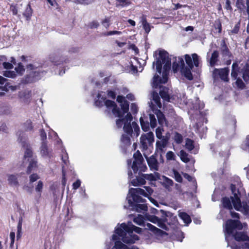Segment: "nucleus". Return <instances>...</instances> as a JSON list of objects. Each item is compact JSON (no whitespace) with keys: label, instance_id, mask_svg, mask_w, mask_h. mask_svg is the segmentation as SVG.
Instances as JSON below:
<instances>
[{"label":"nucleus","instance_id":"nucleus-1","mask_svg":"<svg viewBox=\"0 0 249 249\" xmlns=\"http://www.w3.org/2000/svg\"><path fill=\"white\" fill-rule=\"evenodd\" d=\"M126 225L123 223L120 225V228L115 229V233L122 237L123 242L126 244H133L135 241L139 240V237L136 234H132V224Z\"/></svg>","mask_w":249,"mask_h":249},{"label":"nucleus","instance_id":"nucleus-2","mask_svg":"<svg viewBox=\"0 0 249 249\" xmlns=\"http://www.w3.org/2000/svg\"><path fill=\"white\" fill-rule=\"evenodd\" d=\"M159 57L157 58L156 62L153 63V67L156 65L157 71L161 74L162 71V64H164L163 68V72L164 73H169L171 69V58L169 57V53L166 51L163 50L159 51Z\"/></svg>","mask_w":249,"mask_h":249},{"label":"nucleus","instance_id":"nucleus-3","mask_svg":"<svg viewBox=\"0 0 249 249\" xmlns=\"http://www.w3.org/2000/svg\"><path fill=\"white\" fill-rule=\"evenodd\" d=\"M143 188L145 190L140 188H131L129 189V194H130L131 197L134 202H143L145 201L140 195L149 198L150 196L153 194V190L150 186H144Z\"/></svg>","mask_w":249,"mask_h":249},{"label":"nucleus","instance_id":"nucleus-4","mask_svg":"<svg viewBox=\"0 0 249 249\" xmlns=\"http://www.w3.org/2000/svg\"><path fill=\"white\" fill-rule=\"evenodd\" d=\"M243 225L239 220L228 219L224 226V231L226 235L232 236L235 232V231L242 230Z\"/></svg>","mask_w":249,"mask_h":249},{"label":"nucleus","instance_id":"nucleus-5","mask_svg":"<svg viewBox=\"0 0 249 249\" xmlns=\"http://www.w3.org/2000/svg\"><path fill=\"white\" fill-rule=\"evenodd\" d=\"M133 157L134 160L133 162L131 168L134 173L136 174L138 171H139V173L146 171L147 169V167L143 163V157L139 150L134 154Z\"/></svg>","mask_w":249,"mask_h":249},{"label":"nucleus","instance_id":"nucleus-6","mask_svg":"<svg viewBox=\"0 0 249 249\" xmlns=\"http://www.w3.org/2000/svg\"><path fill=\"white\" fill-rule=\"evenodd\" d=\"M97 97L99 99H101L104 102V105L107 108H112V112L115 117H117L118 118L122 117V111L114 101L106 99V97L101 96V95L100 93L98 94Z\"/></svg>","mask_w":249,"mask_h":249},{"label":"nucleus","instance_id":"nucleus-7","mask_svg":"<svg viewBox=\"0 0 249 249\" xmlns=\"http://www.w3.org/2000/svg\"><path fill=\"white\" fill-rule=\"evenodd\" d=\"M17 135L18 136V141L21 143L22 147L26 149L24 158H31L33 156V151L29 143L26 142V138L24 136L23 132L22 131H18Z\"/></svg>","mask_w":249,"mask_h":249},{"label":"nucleus","instance_id":"nucleus-8","mask_svg":"<svg viewBox=\"0 0 249 249\" xmlns=\"http://www.w3.org/2000/svg\"><path fill=\"white\" fill-rule=\"evenodd\" d=\"M154 142V136L153 132H149L142 135L140 138L141 147L143 150H146L148 146H150Z\"/></svg>","mask_w":249,"mask_h":249},{"label":"nucleus","instance_id":"nucleus-9","mask_svg":"<svg viewBox=\"0 0 249 249\" xmlns=\"http://www.w3.org/2000/svg\"><path fill=\"white\" fill-rule=\"evenodd\" d=\"M229 72L230 69L228 67L220 69L215 68L213 71V75L214 78L219 77L222 81L228 82L229 81Z\"/></svg>","mask_w":249,"mask_h":249},{"label":"nucleus","instance_id":"nucleus-10","mask_svg":"<svg viewBox=\"0 0 249 249\" xmlns=\"http://www.w3.org/2000/svg\"><path fill=\"white\" fill-rule=\"evenodd\" d=\"M158 154L155 153L150 157H145L147 164L151 170L155 171L159 170V162L158 161Z\"/></svg>","mask_w":249,"mask_h":249},{"label":"nucleus","instance_id":"nucleus-11","mask_svg":"<svg viewBox=\"0 0 249 249\" xmlns=\"http://www.w3.org/2000/svg\"><path fill=\"white\" fill-rule=\"evenodd\" d=\"M117 101L119 103H120L123 117L124 114L128 112L129 106V103L125 100V97L123 95H118L117 97Z\"/></svg>","mask_w":249,"mask_h":249},{"label":"nucleus","instance_id":"nucleus-12","mask_svg":"<svg viewBox=\"0 0 249 249\" xmlns=\"http://www.w3.org/2000/svg\"><path fill=\"white\" fill-rule=\"evenodd\" d=\"M128 202L130 206L136 212L141 213L142 211H147L148 207L146 204H139L132 201L131 199L128 200Z\"/></svg>","mask_w":249,"mask_h":249},{"label":"nucleus","instance_id":"nucleus-13","mask_svg":"<svg viewBox=\"0 0 249 249\" xmlns=\"http://www.w3.org/2000/svg\"><path fill=\"white\" fill-rule=\"evenodd\" d=\"M241 65L242 68L241 72L242 73V78L247 83H249V56L246 61L245 65H243V64H242Z\"/></svg>","mask_w":249,"mask_h":249},{"label":"nucleus","instance_id":"nucleus-14","mask_svg":"<svg viewBox=\"0 0 249 249\" xmlns=\"http://www.w3.org/2000/svg\"><path fill=\"white\" fill-rule=\"evenodd\" d=\"M232 236L237 242H249V236L248 235L247 233L244 231H236L234 234Z\"/></svg>","mask_w":249,"mask_h":249},{"label":"nucleus","instance_id":"nucleus-15","mask_svg":"<svg viewBox=\"0 0 249 249\" xmlns=\"http://www.w3.org/2000/svg\"><path fill=\"white\" fill-rule=\"evenodd\" d=\"M145 226L146 227V229L151 231L156 235L162 236L164 235L167 234V233L165 231L157 228L150 223H147L145 225Z\"/></svg>","mask_w":249,"mask_h":249},{"label":"nucleus","instance_id":"nucleus-16","mask_svg":"<svg viewBox=\"0 0 249 249\" xmlns=\"http://www.w3.org/2000/svg\"><path fill=\"white\" fill-rule=\"evenodd\" d=\"M139 176H137L136 178H134L131 180V184L133 186H137L142 185H144L146 183L144 178L142 176V172H140L139 171L137 172Z\"/></svg>","mask_w":249,"mask_h":249},{"label":"nucleus","instance_id":"nucleus-17","mask_svg":"<svg viewBox=\"0 0 249 249\" xmlns=\"http://www.w3.org/2000/svg\"><path fill=\"white\" fill-rule=\"evenodd\" d=\"M159 94L161 98L165 101L170 102V97L168 93L169 89L165 86H160Z\"/></svg>","mask_w":249,"mask_h":249},{"label":"nucleus","instance_id":"nucleus-18","mask_svg":"<svg viewBox=\"0 0 249 249\" xmlns=\"http://www.w3.org/2000/svg\"><path fill=\"white\" fill-rule=\"evenodd\" d=\"M232 203L234 209L237 211H239L242 207L241 201L239 196L238 194H234L233 196H231Z\"/></svg>","mask_w":249,"mask_h":249},{"label":"nucleus","instance_id":"nucleus-19","mask_svg":"<svg viewBox=\"0 0 249 249\" xmlns=\"http://www.w3.org/2000/svg\"><path fill=\"white\" fill-rule=\"evenodd\" d=\"M221 51L223 56H227L231 58L232 56V53L230 52L224 40H222L221 43Z\"/></svg>","mask_w":249,"mask_h":249},{"label":"nucleus","instance_id":"nucleus-20","mask_svg":"<svg viewBox=\"0 0 249 249\" xmlns=\"http://www.w3.org/2000/svg\"><path fill=\"white\" fill-rule=\"evenodd\" d=\"M40 153L43 157H51L46 142H42L40 147Z\"/></svg>","mask_w":249,"mask_h":249},{"label":"nucleus","instance_id":"nucleus-21","mask_svg":"<svg viewBox=\"0 0 249 249\" xmlns=\"http://www.w3.org/2000/svg\"><path fill=\"white\" fill-rule=\"evenodd\" d=\"M219 57V53L217 50H215L212 54L211 57L209 60L210 65L211 67L214 66L217 62Z\"/></svg>","mask_w":249,"mask_h":249},{"label":"nucleus","instance_id":"nucleus-22","mask_svg":"<svg viewBox=\"0 0 249 249\" xmlns=\"http://www.w3.org/2000/svg\"><path fill=\"white\" fill-rule=\"evenodd\" d=\"M33 14V10L30 3L26 5L24 12L23 13V16L26 18L27 20L31 19Z\"/></svg>","mask_w":249,"mask_h":249},{"label":"nucleus","instance_id":"nucleus-23","mask_svg":"<svg viewBox=\"0 0 249 249\" xmlns=\"http://www.w3.org/2000/svg\"><path fill=\"white\" fill-rule=\"evenodd\" d=\"M192 69H193L186 67L182 68L181 70H180V71L187 79L189 80H192L193 79V76L191 71V70Z\"/></svg>","mask_w":249,"mask_h":249},{"label":"nucleus","instance_id":"nucleus-24","mask_svg":"<svg viewBox=\"0 0 249 249\" xmlns=\"http://www.w3.org/2000/svg\"><path fill=\"white\" fill-rule=\"evenodd\" d=\"M221 201L223 207L224 208L229 210H231L232 209L231 201L229 197L227 196L223 197L222 198Z\"/></svg>","mask_w":249,"mask_h":249},{"label":"nucleus","instance_id":"nucleus-25","mask_svg":"<svg viewBox=\"0 0 249 249\" xmlns=\"http://www.w3.org/2000/svg\"><path fill=\"white\" fill-rule=\"evenodd\" d=\"M179 216L187 225H188L192 222L191 217L185 212L180 213Z\"/></svg>","mask_w":249,"mask_h":249},{"label":"nucleus","instance_id":"nucleus-26","mask_svg":"<svg viewBox=\"0 0 249 249\" xmlns=\"http://www.w3.org/2000/svg\"><path fill=\"white\" fill-rule=\"evenodd\" d=\"M157 117L160 125L163 126L164 124H166V120L165 115L160 110H159L158 111Z\"/></svg>","mask_w":249,"mask_h":249},{"label":"nucleus","instance_id":"nucleus-27","mask_svg":"<svg viewBox=\"0 0 249 249\" xmlns=\"http://www.w3.org/2000/svg\"><path fill=\"white\" fill-rule=\"evenodd\" d=\"M130 136L125 134L122 135L121 141L124 146L127 147L131 145Z\"/></svg>","mask_w":249,"mask_h":249},{"label":"nucleus","instance_id":"nucleus-28","mask_svg":"<svg viewBox=\"0 0 249 249\" xmlns=\"http://www.w3.org/2000/svg\"><path fill=\"white\" fill-rule=\"evenodd\" d=\"M37 167V161L34 160H32L29 163L28 168L26 170V173L29 175L31 173L32 171Z\"/></svg>","mask_w":249,"mask_h":249},{"label":"nucleus","instance_id":"nucleus-29","mask_svg":"<svg viewBox=\"0 0 249 249\" xmlns=\"http://www.w3.org/2000/svg\"><path fill=\"white\" fill-rule=\"evenodd\" d=\"M123 129L124 132L126 133L127 135L132 136L133 129L130 123H124Z\"/></svg>","mask_w":249,"mask_h":249},{"label":"nucleus","instance_id":"nucleus-30","mask_svg":"<svg viewBox=\"0 0 249 249\" xmlns=\"http://www.w3.org/2000/svg\"><path fill=\"white\" fill-rule=\"evenodd\" d=\"M131 3L130 0H116V6L124 7L129 5Z\"/></svg>","mask_w":249,"mask_h":249},{"label":"nucleus","instance_id":"nucleus-31","mask_svg":"<svg viewBox=\"0 0 249 249\" xmlns=\"http://www.w3.org/2000/svg\"><path fill=\"white\" fill-rule=\"evenodd\" d=\"M8 180L11 185H18V182L17 177L14 175H10L8 176Z\"/></svg>","mask_w":249,"mask_h":249},{"label":"nucleus","instance_id":"nucleus-32","mask_svg":"<svg viewBox=\"0 0 249 249\" xmlns=\"http://www.w3.org/2000/svg\"><path fill=\"white\" fill-rule=\"evenodd\" d=\"M152 99L155 103L157 105L159 108L161 107V104L160 102V97L156 92H153L152 94Z\"/></svg>","mask_w":249,"mask_h":249},{"label":"nucleus","instance_id":"nucleus-33","mask_svg":"<svg viewBox=\"0 0 249 249\" xmlns=\"http://www.w3.org/2000/svg\"><path fill=\"white\" fill-rule=\"evenodd\" d=\"M142 129L143 131L146 132L149 129V123L147 121H144L142 117L140 119Z\"/></svg>","mask_w":249,"mask_h":249},{"label":"nucleus","instance_id":"nucleus-34","mask_svg":"<svg viewBox=\"0 0 249 249\" xmlns=\"http://www.w3.org/2000/svg\"><path fill=\"white\" fill-rule=\"evenodd\" d=\"M24 129L26 131H31L33 129V125L30 119L27 120L23 124Z\"/></svg>","mask_w":249,"mask_h":249},{"label":"nucleus","instance_id":"nucleus-35","mask_svg":"<svg viewBox=\"0 0 249 249\" xmlns=\"http://www.w3.org/2000/svg\"><path fill=\"white\" fill-rule=\"evenodd\" d=\"M213 27L216 32L218 34H220L222 32V24L219 19H216L214 21L213 24Z\"/></svg>","mask_w":249,"mask_h":249},{"label":"nucleus","instance_id":"nucleus-36","mask_svg":"<svg viewBox=\"0 0 249 249\" xmlns=\"http://www.w3.org/2000/svg\"><path fill=\"white\" fill-rule=\"evenodd\" d=\"M234 84L239 89H243L246 88V84L240 77L236 79Z\"/></svg>","mask_w":249,"mask_h":249},{"label":"nucleus","instance_id":"nucleus-37","mask_svg":"<svg viewBox=\"0 0 249 249\" xmlns=\"http://www.w3.org/2000/svg\"><path fill=\"white\" fill-rule=\"evenodd\" d=\"M185 146L188 151L193 150L195 147L194 141L190 139H187L186 141Z\"/></svg>","mask_w":249,"mask_h":249},{"label":"nucleus","instance_id":"nucleus-38","mask_svg":"<svg viewBox=\"0 0 249 249\" xmlns=\"http://www.w3.org/2000/svg\"><path fill=\"white\" fill-rule=\"evenodd\" d=\"M143 29L146 33L148 34L150 31V24L147 22L146 18H143L142 20Z\"/></svg>","mask_w":249,"mask_h":249},{"label":"nucleus","instance_id":"nucleus-39","mask_svg":"<svg viewBox=\"0 0 249 249\" xmlns=\"http://www.w3.org/2000/svg\"><path fill=\"white\" fill-rule=\"evenodd\" d=\"M188 154L184 150H181L180 151V158L183 162L187 163L190 161V159L188 157Z\"/></svg>","mask_w":249,"mask_h":249},{"label":"nucleus","instance_id":"nucleus-40","mask_svg":"<svg viewBox=\"0 0 249 249\" xmlns=\"http://www.w3.org/2000/svg\"><path fill=\"white\" fill-rule=\"evenodd\" d=\"M184 59L186 64L188 68L193 69L194 68V64L193 63V59L191 57L189 54H186L184 55Z\"/></svg>","mask_w":249,"mask_h":249},{"label":"nucleus","instance_id":"nucleus-41","mask_svg":"<svg viewBox=\"0 0 249 249\" xmlns=\"http://www.w3.org/2000/svg\"><path fill=\"white\" fill-rule=\"evenodd\" d=\"M161 78L158 74H156L153 78V86L157 88L160 84H161Z\"/></svg>","mask_w":249,"mask_h":249},{"label":"nucleus","instance_id":"nucleus-42","mask_svg":"<svg viewBox=\"0 0 249 249\" xmlns=\"http://www.w3.org/2000/svg\"><path fill=\"white\" fill-rule=\"evenodd\" d=\"M112 249H128L126 245L122 243L120 241H116L115 242L114 246Z\"/></svg>","mask_w":249,"mask_h":249},{"label":"nucleus","instance_id":"nucleus-43","mask_svg":"<svg viewBox=\"0 0 249 249\" xmlns=\"http://www.w3.org/2000/svg\"><path fill=\"white\" fill-rule=\"evenodd\" d=\"M173 172L174 175V178L175 180L179 183L182 182L183 179L179 172L175 169H174L173 170Z\"/></svg>","mask_w":249,"mask_h":249},{"label":"nucleus","instance_id":"nucleus-44","mask_svg":"<svg viewBox=\"0 0 249 249\" xmlns=\"http://www.w3.org/2000/svg\"><path fill=\"white\" fill-rule=\"evenodd\" d=\"M15 70L16 71V72L20 75L23 74L25 70L21 63H19L18 66L15 68Z\"/></svg>","mask_w":249,"mask_h":249},{"label":"nucleus","instance_id":"nucleus-45","mask_svg":"<svg viewBox=\"0 0 249 249\" xmlns=\"http://www.w3.org/2000/svg\"><path fill=\"white\" fill-rule=\"evenodd\" d=\"M122 34V32L119 31H110L106 32H103L101 34L102 36H109L114 35H120Z\"/></svg>","mask_w":249,"mask_h":249},{"label":"nucleus","instance_id":"nucleus-46","mask_svg":"<svg viewBox=\"0 0 249 249\" xmlns=\"http://www.w3.org/2000/svg\"><path fill=\"white\" fill-rule=\"evenodd\" d=\"M3 75L6 77L14 78L16 77L17 74L14 71H3Z\"/></svg>","mask_w":249,"mask_h":249},{"label":"nucleus","instance_id":"nucleus-47","mask_svg":"<svg viewBox=\"0 0 249 249\" xmlns=\"http://www.w3.org/2000/svg\"><path fill=\"white\" fill-rule=\"evenodd\" d=\"M192 57L193 61L194 66L197 67L199 66V56L196 53H193L192 54Z\"/></svg>","mask_w":249,"mask_h":249},{"label":"nucleus","instance_id":"nucleus-48","mask_svg":"<svg viewBox=\"0 0 249 249\" xmlns=\"http://www.w3.org/2000/svg\"><path fill=\"white\" fill-rule=\"evenodd\" d=\"M150 125L152 128H155L157 125V120L155 116L153 114H149Z\"/></svg>","mask_w":249,"mask_h":249},{"label":"nucleus","instance_id":"nucleus-49","mask_svg":"<svg viewBox=\"0 0 249 249\" xmlns=\"http://www.w3.org/2000/svg\"><path fill=\"white\" fill-rule=\"evenodd\" d=\"M174 140L177 143H181L183 141L182 135L180 133L176 132L174 136Z\"/></svg>","mask_w":249,"mask_h":249},{"label":"nucleus","instance_id":"nucleus-50","mask_svg":"<svg viewBox=\"0 0 249 249\" xmlns=\"http://www.w3.org/2000/svg\"><path fill=\"white\" fill-rule=\"evenodd\" d=\"M240 28V21H238L234 26L233 29L231 31V34H237L238 33Z\"/></svg>","mask_w":249,"mask_h":249},{"label":"nucleus","instance_id":"nucleus-51","mask_svg":"<svg viewBox=\"0 0 249 249\" xmlns=\"http://www.w3.org/2000/svg\"><path fill=\"white\" fill-rule=\"evenodd\" d=\"M132 125L134 129V131L136 133V136L138 137L139 135L140 132V127L138 124L135 122L132 123Z\"/></svg>","mask_w":249,"mask_h":249},{"label":"nucleus","instance_id":"nucleus-52","mask_svg":"<svg viewBox=\"0 0 249 249\" xmlns=\"http://www.w3.org/2000/svg\"><path fill=\"white\" fill-rule=\"evenodd\" d=\"M110 18L107 17L102 21L101 23L107 29L110 26Z\"/></svg>","mask_w":249,"mask_h":249},{"label":"nucleus","instance_id":"nucleus-53","mask_svg":"<svg viewBox=\"0 0 249 249\" xmlns=\"http://www.w3.org/2000/svg\"><path fill=\"white\" fill-rule=\"evenodd\" d=\"M126 113V115L125 116L124 118H123V116L122 117V119H124V123H127L128 122V123H130L132 120L133 118L131 113L128 112Z\"/></svg>","mask_w":249,"mask_h":249},{"label":"nucleus","instance_id":"nucleus-54","mask_svg":"<svg viewBox=\"0 0 249 249\" xmlns=\"http://www.w3.org/2000/svg\"><path fill=\"white\" fill-rule=\"evenodd\" d=\"M107 96L108 98L112 99H115L116 97V92L112 90H107Z\"/></svg>","mask_w":249,"mask_h":249},{"label":"nucleus","instance_id":"nucleus-55","mask_svg":"<svg viewBox=\"0 0 249 249\" xmlns=\"http://www.w3.org/2000/svg\"><path fill=\"white\" fill-rule=\"evenodd\" d=\"M90 29H95L97 28L99 26V23L95 20L92 21L91 22H89L88 25Z\"/></svg>","mask_w":249,"mask_h":249},{"label":"nucleus","instance_id":"nucleus-56","mask_svg":"<svg viewBox=\"0 0 249 249\" xmlns=\"http://www.w3.org/2000/svg\"><path fill=\"white\" fill-rule=\"evenodd\" d=\"M95 0H77V2L82 5H89L95 1Z\"/></svg>","mask_w":249,"mask_h":249},{"label":"nucleus","instance_id":"nucleus-57","mask_svg":"<svg viewBox=\"0 0 249 249\" xmlns=\"http://www.w3.org/2000/svg\"><path fill=\"white\" fill-rule=\"evenodd\" d=\"M142 176L144 178L145 180L147 179V180H150V181H153V180H156V178H155V176L152 174H143Z\"/></svg>","mask_w":249,"mask_h":249},{"label":"nucleus","instance_id":"nucleus-58","mask_svg":"<svg viewBox=\"0 0 249 249\" xmlns=\"http://www.w3.org/2000/svg\"><path fill=\"white\" fill-rule=\"evenodd\" d=\"M231 190L232 192V194L234 196V194H238V195H240V192L239 190H236V187L235 184H231L230 186Z\"/></svg>","mask_w":249,"mask_h":249},{"label":"nucleus","instance_id":"nucleus-59","mask_svg":"<svg viewBox=\"0 0 249 249\" xmlns=\"http://www.w3.org/2000/svg\"><path fill=\"white\" fill-rule=\"evenodd\" d=\"M239 72V70H231V77L232 80H235L239 78L238 77Z\"/></svg>","mask_w":249,"mask_h":249},{"label":"nucleus","instance_id":"nucleus-60","mask_svg":"<svg viewBox=\"0 0 249 249\" xmlns=\"http://www.w3.org/2000/svg\"><path fill=\"white\" fill-rule=\"evenodd\" d=\"M29 178L30 183H33L39 178V177L37 174L34 173L30 175Z\"/></svg>","mask_w":249,"mask_h":249},{"label":"nucleus","instance_id":"nucleus-61","mask_svg":"<svg viewBox=\"0 0 249 249\" xmlns=\"http://www.w3.org/2000/svg\"><path fill=\"white\" fill-rule=\"evenodd\" d=\"M166 157L167 160H174L175 156L172 151H168L166 153Z\"/></svg>","mask_w":249,"mask_h":249},{"label":"nucleus","instance_id":"nucleus-62","mask_svg":"<svg viewBox=\"0 0 249 249\" xmlns=\"http://www.w3.org/2000/svg\"><path fill=\"white\" fill-rule=\"evenodd\" d=\"M43 186V184L42 181L41 180H39L38 182L37 185L36 187V191L37 192L41 193L42 191Z\"/></svg>","mask_w":249,"mask_h":249},{"label":"nucleus","instance_id":"nucleus-63","mask_svg":"<svg viewBox=\"0 0 249 249\" xmlns=\"http://www.w3.org/2000/svg\"><path fill=\"white\" fill-rule=\"evenodd\" d=\"M40 136L43 142H46L47 139V135L44 129L40 130Z\"/></svg>","mask_w":249,"mask_h":249},{"label":"nucleus","instance_id":"nucleus-64","mask_svg":"<svg viewBox=\"0 0 249 249\" xmlns=\"http://www.w3.org/2000/svg\"><path fill=\"white\" fill-rule=\"evenodd\" d=\"M163 131L162 128H160V127H158L156 130V135L157 138L159 139H161L162 137V131Z\"/></svg>","mask_w":249,"mask_h":249}]
</instances>
